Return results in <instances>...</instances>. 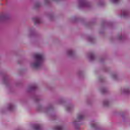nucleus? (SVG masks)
I'll use <instances>...</instances> for the list:
<instances>
[{"instance_id":"1","label":"nucleus","mask_w":130,"mask_h":130,"mask_svg":"<svg viewBox=\"0 0 130 130\" xmlns=\"http://www.w3.org/2000/svg\"><path fill=\"white\" fill-rule=\"evenodd\" d=\"M35 58L37 61L33 64V67L35 69H38V68L41 66V63L42 61H43L44 57L42 54H36L35 55Z\"/></svg>"},{"instance_id":"2","label":"nucleus","mask_w":130,"mask_h":130,"mask_svg":"<svg viewBox=\"0 0 130 130\" xmlns=\"http://www.w3.org/2000/svg\"><path fill=\"white\" fill-rule=\"evenodd\" d=\"M77 119L78 120V121H80V120H82V119H84V115H78Z\"/></svg>"},{"instance_id":"3","label":"nucleus","mask_w":130,"mask_h":130,"mask_svg":"<svg viewBox=\"0 0 130 130\" xmlns=\"http://www.w3.org/2000/svg\"><path fill=\"white\" fill-rule=\"evenodd\" d=\"M34 20L35 24H39V23H40V19H39V18H36L34 19Z\"/></svg>"},{"instance_id":"4","label":"nucleus","mask_w":130,"mask_h":130,"mask_svg":"<svg viewBox=\"0 0 130 130\" xmlns=\"http://www.w3.org/2000/svg\"><path fill=\"white\" fill-rule=\"evenodd\" d=\"M34 128L35 130H40V125L37 124L35 125Z\"/></svg>"},{"instance_id":"5","label":"nucleus","mask_w":130,"mask_h":130,"mask_svg":"<svg viewBox=\"0 0 130 130\" xmlns=\"http://www.w3.org/2000/svg\"><path fill=\"white\" fill-rule=\"evenodd\" d=\"M55 130H62L61 126H57L55 127Z\"/></svg>"},{"instance_id":"6","label":"nucleus","mask_w":130,"mask_h":130,"mask_svg":"<svg viewBox=\"0 0 130 130\" xmlns=\"http://www.w3.org/2000/svg\"><path fill=\"white\" fill-rule=\"evenodd\" d=\"M111 2L112 3H113V4H118L119 0H111Z\"/></svg>"},{"instance_id":"7","label":"nucleus","mask_w":130,"mask_h":130,"mask_svg":"<svg viewBox=\"0 0 130 130\" xmlns=\"http://www.w3.org/2000/svg\"><path fill=\"white\" fill-rule=\"evenodd\" d=\"M126 16V12L125 11H124L122 12L121 17H125Z\"/></svg>"},{"instance_id":"8","label":"nucleus","mask_w":130,"mask_h":130,"mask_svg":"<svg viewBox=\"0 0 130 130\" xmlns=\"http://www.w3.org/2000/svg\"><path fill=\"white\" fill-rule=\"evenodd\" d=\"M68 53H69V54H70V55H72V54H73V51H72V50H70V51H69Z\"/></svg>"},{"instance_id":"9","label":"nucleus","mask_w":130,"mask_h":130,"mask_svg":"<svg viewBox=\"0 0 130 130\" xmlns=\"http://www.w3.org/2000/svg\"><path fill=\"white\" fill-rule=\"evenodd\" d=\"M90 58H91V59H93V58H94V56H93V55H91L90 56Z\"/></svg>"},{"instance_id":"10","label":"nucleus","mask_w":130,"mask_h":130,"mask_svg":"<svg viewBox=\"0 0 130 130\" xmlns=\"http://www.w3.org/2000/svg\"><path fill=\"white\" fill-rule=\"evenodd\" d=\"M91 126L92 127H95V124H92Z\"/></svg>"}]
</instances>
